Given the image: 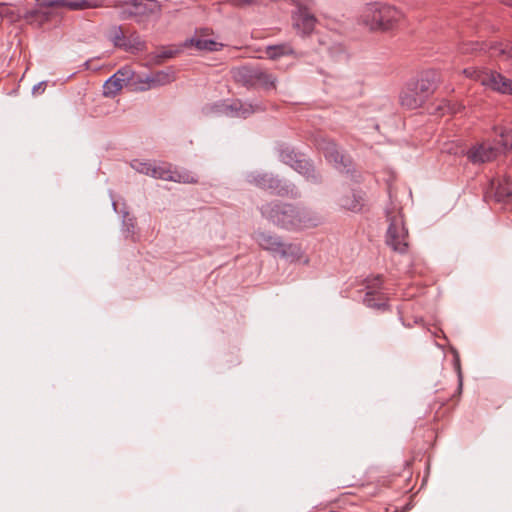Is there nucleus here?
Wrapping results in <instances>:
<instances>
[{
	"instance_id": "cd10ccee",
	"label": "nucleus",
	"mask_w": 512,
	"mask_h": 512,
	"mask_svg": "<svg viewBox=\"0 0 512 512\" xmlns=\"http://www.w3.org/2000/svg\"><path fill=\"white\" fill-rule=\"evenodd\" d=\"M130 85L134 90L143 91L142 87L147 85L145 81V75H138L133 72V79L130 80Z\"/></svg>"
},
{
	"instance_id": "6e6552de",
	"label": "nucleus",
	"mask_w": 512,
	"mask_h": 512,
	"mask_svg": "<svg viewBox=\"0 0 512 512\" xmlns=\"http://www.w3.org/2000/svg\"><path fill=\"white\" fill-rule=\"evenodd\" d=\"M316 146L324 154L325 158L333 163L337 169H346L351 165V158L340 153L337 145L332 140L319 137L316 139Z\"/></svg>"
},
{
	"instance_id": "5701e85b",
	"label": "nucleus",
	"mask_w": 512,
	"mask_h": 512,
	"mask_svg": "<svg viewBox=\"0 0 512 512\" xmlns=\"http://www.w3.org/2000/svg\"><path fill=\"white\" fill-rule=\"evenodd\" d=\"M495 197L498 201H506L512 197V179L505 178L502 182L497 183L495 187Z\"/></svg>"
},
{
	"instance_id": "4be33fe9",
	"label": "nucleus",
	"mask_w": 512,
	"mask_h": 512,
	"mask_svg": "<svg viewBox=\"0 0 512 512\" xmlns=\"http://www.w3.org/2000/svg\"><path fill=\"white\" fill-rule=\"evenodd\" d=\"M491 55L503 60L512 62V43L511 42H496L489 46Z\"/></svg>"
},
{
	"instance_id": "0eeeda50",
	"label": "nucleus",
	"mask_w": 512,
	"mask_h": 512,
	"mask_svg": "<svg viewBox=\"0 0 512 512\" xmlns=\"http://www.w3.org/2000/svg\"><path fill=\"white\" fill-rule=\"evenodd\" d=\"M151 177L183 184H196L198 182L197 176L192 172L173 169L169 163L154 164Z\"/></svg>"
},
{
	"instance_id": "9b49d317",
	"label": "nucleus",
	"mask_w": 512,
	"mask_h": 512,
	"mask_svg": "<svg viewBox=\"0 0 512 512\" xmlns=\"http://www.w3.org/2000/svg\"><path fill=\"white\" fill-rule=\"evenodd\" d=\"M292 26L301 36H308L314 31L318 22L311 8H298L291 15Z\"/></svg>"
},
{
	"instance_id": "6ab92c4d",
	"label": "nucleus",
	"mask_w": 512,
	"mask_h": 512,
	"mask_svg": "<svg viewBox=\"0 0 512 512\" xmlns=\"http://www.w3.org/2000/svg\"><path fill=\"white\" fill-rule=\"evenodd\" d=\"M184 45L185 47L193 46L200 51H218L223 46L222 43L204 38L200 35H195L194 37L186 40Z\"/></svg>"
},
{
	"instance_id": "4468645a",
	"label": "nucleus",
	"mask_w": 512,
	"mask_h": 512,
	"mask_svg": "<svg viewBox=\"0 0 512 512\" xmlns=\"http://www.w3.org/2000/svg\"><path fill=\"white\" fill-rule=\"evenodd\" d=\"M264 53L266 58L272 61H278L282 58L298 60L301 57V53L290 42L268 45L265 47Z\"/></svg>"
},
{
	"instance_id": "20e7f679",
	"label": "nucleus",
	"mask_w": 512,
	"mask_h": 512,
	"mask_svg": "<svg viewBox=\"0 0 512 512\" xmlns=\"http://www.w3.org/2000/svg\"><path fill=\"white\" fill-rule=\"evenodd\" d=\"M253 239L261 249L272 254H278L291 263L302 258L303 251L299 244L286 243L280 236L269 231L258 230L253 234Z\"/></svg>"
},
{
	"instance_id": "f3484780",
	"label": "nucleus",
	"mask_w": 512,
	"mask_h": 512,
	"mask_svg": "<svg viewBox=\"0 0 512 512\" xmlns=\"http://www.w3.org/2000/svg\"><path fill=\"white\" fill-rule=\"evenodd\" d=\"M340 205L345 210L358 213L363 210L364 197L361 191L350 190L340 199Z\"/></svg>"
},
{
	"instance_id": "f03ea898",
	"label": "nucleus",
	"mask_w": 512,
	"mask_h": 512,
	"mask_svg": "<svg viewBox=\"0 0 512 512\" xmlns=\"http://www.w3.org/2000/svg\"><path fill=\"white\" fill-rule=\"evenodd\" d=\"M440 82V75L434 69L422 71L400 94L401 105L408 109L421 107L434 93Z\"/></svg>"
},
{
	"instance_id": "ddd939ff",
	"label": "nucleus",
	"mask_w": 512,
	"mask_h": 512,
	"mask_svg": "<svg viewBox=\"0 0 512 512\" xmlns=\"http://www.w3.org/2000/svg\"><path fill=\"white\" fill-rule=\"evenodd\" d=\"M481 85L501 94L512 95V79L496 71L487 69Z\"/></svg>"
},
{
	"instance_id": "7ed1b4c3",
	"label": "nucleus",
	"mask_w": 512,
	"mask_h": 512,
	"mask_svg": "<svg viewBox=\"0 0 512 512\" xmlns=\"http://www.w3.org/2000/svg\"><path fill=\"white\" fill-rule=\"evenodd\" d=\"M268 221L284 229L300 228L304 225L303 213L291 204L271 202L260 209Z\"/></svg>"
},
{
	"instance_id": "4c0bfd02",
	"label": "nucleus",
	"mask_w": 512,
	"mask_h": 512,
	"mask_svg": "<svg viewBox=\"0 0 512 512\" xmlns=\"http://www.w3.org/2000/svg\"><path fill=\"white\" fill-rule=\"evenodd\" d=\"M115 38H116L117 40H120V38H121V37H120L118 34H116Z\"/></svg>"
},
{
	"instance_id": "a878e982",
	"label": "nucleus",
	"mask_w": 512,
	"mask_h": 512,
	"mask_svg": "<svg viewBox=\"0 0 512 512\" xmlns=\"http://www.w3.org/2000/svg\"><path fill=\"white\" fill-rule=\"evenodd\" d=\"M500 139L497 142L499 148L503 149H512V131L507 129H502L500 134Z\"/></svg>"
},
{
	"instance_id": "bb28decb",
	"label": "nucleus",
	"mask_w": 512,
	"mask_h": 512,
	"mask_svg": "<svg viewBox=\"0 0 512 512\" xmlns=\"http://www.w3.org/2000/svg\"><path fill=\"white\" fill-rule=\"evenodd\" d=\"M482 49H483V44H479L477 42L463 43L459 47V51L462 54L474 53L477 50H482Z\"/></svg>"
},
{
	"instance_id": "f704fd0d",
	"label": "nucleus",
	"mask_w": 512,
	"mask_h": 512,
	"mask_svg": "<svg viewBox=\"0 0 512 512\" xmlns=\"http://www.w3.org/2000/svg\"><path fill=\"white\" fill-rule=\"evenodd\" d=\"M143 47V42H141L140 40L137 41V48L138 49H141Z\"/></svg>"
},
{
	"instance_id": "393cba45",
	"label": "nucleus",
	"mask_w": 512,
	"mask_h": 512,
	"mask_svg": "<svg viewBox=\"0 0 512 512\" xmlns=\"http://www.w3.org/2000/svg\"><path fill=\"white\" fill-rule=\"evenodd\" d=\"M486 70L487 69H485V68L481 69V68H477V67H469V68L463 69L462 73L467 78H470V79L475 80V81L479 82L480 84H482V77H484Z\"/></svg>"
},
{
	"instance_id": "a211bd4d",
	"label": "nucleus",
	"mask_w": 512,
	"mask_h": 512,
	"mask_svg": "<svg viewBox=\"0 0 512 512\" xmlns=\"http://www.w3.org/2000/svg\"><path fill=\"white\" fill-rule=\"evenodd\" d=\"M281 157L283 161L293 167L300 174L307 178H315L314 169L306 159H295L290 152H282Z\"/></svg>"
},
{
	"instance_id": "39448f33",
	"label": "nucleus",
	"mask_w": 512,
	"mask_h": 512,
	"mask_svg": "<svg viewBox=\"0 0 512 512\" xmlns=\"http://www.w3.org/2000/svg\"><path fill=\"white\" fill-rule=\"evenodd\" d=\"M388 228L386 244L395 252L406 253L409 247V235L405 226L402 209L395 205L386 210Z\"/></svg>"
},
{
	"instance_id": "f8f14e48",
	"label": "nucleus",
	"mask_w": 512,
	"mask_h": 512,
	"mask_svg": "<svg viewBox=\"0 0 512 512\" xmlns=\"http://www.w3.org/2000/svg\"><path fill=\"white\" fill-rule=\"evenodd\" d=\"M133 79V70L129 66L120 68L103 85L105 96H115L125 85H130Z\"/></svg>"
},
{
	"instance_id": "c9c22d12",
	"label": "nucleus",
	"mask_w": 512,
	"mask_h": 512,
	"mask_svg": "<svg viewBox=\"0 0 512 512\" xmlns=\"http://www.w3.org/2000/svg\"><path fill=\"white\" fill-rule=\"evenodd\" d=\"M165 57H172V53H171V52L166 53V54H165Z\"/></svg>"
},
{
	"instance_id": "f257e3e1",
	"label": "nucleus",
	"mask_w": 512,
	"mask_h": 512,
	"mask_svg": "<svg viewBox=\"0 0 512 512\" xmlns=\"http://www.w3.org/2000/svg\"><path fill=\"white\" fill-rule=\"evenodd\" d=\"M404 14L385 2L367 3L361 10L359 21L371 31H390L403 20Z\"/></svg>"
},
{
	"instance_id": "aec40b11",
	"label": "nucleus",
	"mask_w": 512,
	"mask_h": 512,
	"mask_svg": "<svg viewBox=\"0 0 512 512\" xmlns=\"http://www.w3.org/2000/svg\"><path fill=\"white\" fill-rule=\"evenodd\" d=\"M233 79L247 87H254V78L256 73V67L242 66L232 69L231 71Z\"/></svg>"
},
{
	"instance_id": "473e14b6",
	"label": "nucleus",
	"mask_w": 512,
	"mask_h": 512,
	"mask_svg": "<svg viewBox=\"0 0 512 512\" xmlns=\"http://www.w3.org/2000/svg\"><path fill=\"white\" fill-rule=\"evenodd\" d=\"M231 109H232V110H235V111H236V114H237L238 116H243V117H245V116H246V114L249 112V111H248V109H244L242 112H240V111H239L240 109L237 107V104H233V105H231Z\"/></svg>"
},
{
	"instance_id": "e433bc0d",
	"label": "nucleus",
	"mask_w": 512,
	"mask_h": 512,
	"mask_svg": "<svg viewBox=\"0 0 512 512\" xmlns=\"http://www.w3.org/2000/svg\"><path fill=\"white\" fill-rule=\"evenodd\" d=\"M374 301L378 302V297H377V294L374 296Z\"/></svg>"
},
{
	"instance_id": "c756f323",
	"label": "nucleus",
	"mask_w": 512,
	"mask_h": 512,
	"mask_svg": "<svg viewBox=\"0 0 512 512\" xmlns=\"http://www.w3.org/2000/svg\"><path fill=\"white\" fill-rule=\"evenodd\" d=\"M226 1L236 7L251 6L258 2V0H226Z\"/></svg>"
},
{
	"instance_id": "72a5a7b5",
	"label": "nucleus",
	"mask_w": 512,
	"mask_h": 512,
	"mask_svg": "<svg viewBox=\"0 0 512 512\" xmlns=\"http://www.w3.org/2000/svg\"><path fill=\"white\" fill-rule=\"evenodd\" d=\"M501 3L512 7V0H499Z\"/></svg>"
},
{
	"instance_id": "1a4fd4ad",
	"label": "nucleus",
	"mask_w": 512,
	"mask_h": 512,
	"mask_svg": "<svg viewBox=\"0 0 512 512\" xmlns=\"http://www.w3.org/2000/svg\"><path fill=\"white\" fill-rule=\"evenodd\" d=\"M383 285L382 276L378 275L366 280V294L364 303L370 308H385L387 306L388 298L381 292Z\"/></svg>"
},
{
	"instance_id": "dca6fc26",
	"label": "nucleus",
	"mask_w": 512,
	"mask_h": 512,
	"mask_svg": "<svg viewBox=\"0 0 512 512\" xmlns=\"http://www.w3.org/2000/svg\"><path fill=\"white\" fill-rule=\"evenodd\" d=\"M175 79V72L170 68L166 70L151 72L150 74L145 75V81L147 85L142 87V90H150L164 86L172 83L175 81Z\"/></svg>"
},
{
	"instance_id": "9d476101",
	"label": "nucleus",
	"mask_w": 512,
	"mask_h": 512,
	"mask_svg": "<svg viewBox=\"0 0 512 512\" xmlns=\"http://www.w3.org/2000/svg\"><path fill=\"white\" fill-rule=\"evenodd\" d=\"M500 152L498 146L490 141H483L473 145L467 152L468 160L473 164H482L496 159Z\"/></svg>"
},
{
	"instance_id": "412c9836",
	"label": "nucleus",
	"mask_w": 512,
	"mask_h": 512,
	"mask_svg": "<svg viewBox=\"0 0 512 512\" xmlns=\"http://www.w3.org/2000/svg\"><path fill=\"white\" fill-rule=\"evenodd\" d=\"M277 78L268 71L256 68L254 87H261L265 90L275 89Z\"/></svg>"
},
{
	"instance_id": "2f4dec72",
	"label": "nucleus",
	"mask_w": 512,
	"mask_h": 512,
	"mask_svg": "<svg viewBox=\"0 0 512 512\" xmlns=\"http://www.w3.org/2000/svg\"><path fill=\"white\" fill-rule=\"evenodd\" d=\"M45 88H46V83L45 82H40V83H38L37 85H35L33 87L32 92H33L34 95H38V94L43 93Z\"/></svg>"
},
{
	"instance_id": "423d86ee",
	"label": "nucleus",
	"mask_w": 512,
	"mask_h": 512,
	"mask_svg": "<svg viewBox=\"0 0 512 512\" xmlns=\"http://www.w3.org/2000/svg\"><path fill=\"white\" fill-rule=\"evenodd\" d=\"M161 10V5L157 0H125L122 10L123 18H135L136 21L141 22L144 19L158 14Z\"/></svg>"
},
{
	"instance_id": "2eb2a0df",
	"label": "nucleus",
	"mask_w": 512,
	"mask_h": 512,
	"mask_svg": "<svg viewBox=\"0 0 512 512\" xmlns=\"http://www.w3.org/2000/svg\"><path fill=\"white\" fill-rule=\"evenodd\" d=\"M252 182L255 186L263 190H269L276 195L284 196L290 193L293 194V188H290V186L287 185H282L279 179L268 174L257 175L253 177Z\"/></svg>"
},
{
	"instance_id": "b1692460",
	"label": "nucleus",
	"mask_w": 512,
	"mask_h": 512,
	"mask_svg": "<svg viewBox=\"0 0 512 512\" xmlns=\"http://www.w3.org/2000/svg\"><path fill=\"white\" fill-rule=\"evenodd\" d=\"M57 4L70 10H84L92 7L87 0H57Z\"/></svg>"
},
{
	"instance_id": "7c9ffc66",
	"label": "nucleus",
	"mask_w": 512,
	"mask_h": 512,
	"mask_svg": "<svg viewBox=\"0 0 512 512\" xmlns=\"http://www.w3.org/2000/svg\"><path fill=\"white\" fill-rule=\"evenodd\" d=\"M298 8H312L313 0H291Z\"/></svg>"
},
{
	"instance_id": "c85d7f7f",
	"label": "nucleus",
	"mask_w": 512,
	"mask_h": 512,
	"mask_svg": "<svg viewBox=\"0 0 512 512\" xmlns=\"http://www.w3.org/2000/svg\"><path fill=\"white\" fill-rule=\"evenodd\" d=\"M154 164L149 162H140L137 165H135V169L145 175L152 176V170H153Z\"/></svg>"
}]
</instances>
